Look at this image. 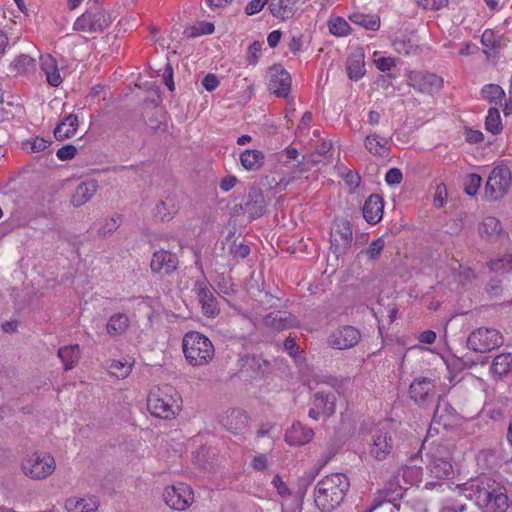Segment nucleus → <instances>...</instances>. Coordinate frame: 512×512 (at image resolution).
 <instances>
[{
  "instance_id": "obj_1",
  "label": "nucleus",
  "mask_w": 512,
  "mask_h": 512,
  "mask_svg": "<svg viewBox=\"0 0 512 512\" xmlns=\"http://www.w3.org/2000/svg\"><path fill=\"white\" fill-rule=\"evenodd\" d=\"M460 491L467 499L474 501L481 512H506L510 506L506 486L486 474L462 484Z\"/></svg>"
},
{
  "instance_id": "obj_23",
  "label": "nucleus",
  "mask_w": 512,
  "mask_h": 512,
  "mask_svg": "<svg viewBox=\"0 0 512 512\" xmlns=\"http://www.w3.org/2000/svg\"><path fill=\"white\" fill-rule=\"evenodd\" d=\"M266 327L275 331H282L297 326L296 318L288 312H272L266 315L263 319Z\"/></svg>"
},
{
  "instance_id": "obj_31",
  "label": "nucleus",
  "mask_w": 512,
  "mask_h": 512,
  "mask_svg": "<svg viewBox=\"0 0 512 512\" xmlns=\"http://www.w3.org/2000/svg\"><path fill=\"white\" fill-rule=\"evenodd\" d=\"M335 401V393L319 390L314 394L313 404L322 412V415L330 417L335 412Z\"/></svg>"
},
{
  "instance_id": "obj_63",
  "label": "nucleus",
  "mask_w": 512,
  "mask_h": 512,
  "mask_svg": "<svg viewBox=\"0 0 512 512\" xmlns=\"http://www.w3.org/2000/svg\"><path fill=\"white\" fill-rule=\"evenodd\" d=\"M486 291L490 296H498L502 292L501 281L491 279L486 285Z\"/></svg>"
},
{
  "instance_id": "obj_61",
  "label": "nucleus",
  "mask_w": 512,
  "mask_h": 512,
  "mask_svg": "<svg viewBox=\"0 0 512 512\" xmlns=\"http://www.w3.org/2000/svg\"><path fill=\"white\" fill-rule=\"evenodd\" d=\"M202 85L204 86V88L211 92V91H214L218 85H219V80L218 78L216 77V75L212 74V73H209L207 74L203 80H202Z\"/></svg>"
},
{
  "instance_id": "obj_29",
  "label": "nucleus",
  "mask_w": 512,
  "mask_h": 512,
  "mask_svg": "<svg viewBox=\"0 0 512 512\" xmlns=\"http://www.w3.org/2000/svg\"><path fill=\"white\" fill-rule=\"evenodd\" d=\"M346 71L349 79L360 80L365 74L364 53L356 50L350 54L346 63Z\"/></svg>"
},
{
  "instance_id": "obj_48",
  "label": "nucleus",
  "mask_w": 512,
  "mask_h": 512,
  "mask_svg": "<svg viewBox=\"0 0 512 512\" xmlns=\"http://www.w3.org/2000/svg\"><path fill=\"white\" fill-rule=\"evenodd\" d=\"M482 178L480 175L476 173L469 174L464 182V191L469 196H474L477 194L480 186H481Z\"/></svg>"
},
{
  "instance_id": "obj_27",
  "label": "nucleus",
  "mask_w": 512,
  "mask_h": 512,
  "mask_svg": "<svg viewBox=\"0 0 512 512\" xmlns=\"http://www.w3.org/2000/svg\"><path fill=\"white\" fill-rule=\"evenodd\" d=\"M41 69L46 75V80L49 85L58 87L62 83V78L59 73L56 59L50 55H42L40 57Z\"/></svg>"
},
{
  "instance_id": "obj_46",
  "label": "nucleus",
  "mask_w": 512,
  "mask_h": 512,
  "mask_svg": "<svg viewBox=\"0 0 512 512\" xmlns=\"http://www.w3.org/2000/svg\"><path fill=\"white\" fill-rule=\"evenodd\" d=\"M501 231L500 222L494 217H487L484 219L483 223L479 228V232L481 235L493 236L498 234Z\"/></svg>"
},
{
  "instance_id": "obj_25",
  "label": "nucleus",
  "mask_w": 512,
  "mask_h": 512,
  "mask_svg": "<svg viewBox=\"0 0 512 512\" xmlns=\"http://www.w3.org/2000/svg\"><path fill=\"white\" fill-rule=\"evenodd\" d=\"M435 385L428 378L415 379L410 387V397L418 404L424 403L431 393L433 392Z\"/></svg>"
},
{
  "instance_id": "obj_24",
  "label": "nucleus",
  "mask_w": 512,
  "mask_h": 512,
  "mask_svg": "<svg viewBox=\"0 0 512 512\" xmlns=\"http://www.w3.org/2000/svg\"><path fill=\"white\" fill-rule=\"evenodd\" d=\"M490 371L500 380L512 381V352L497 355L492 361Z\"/></svg>"
},
{
  "instance_id": "obj_55",
  "label": "nucleus",
  "mask_w": 512,
  "mask_h": 512,
  "mask_svg": "<svg viewBox=\"0 0 512 512\" xmlns=\"http://www.w3.org/2000/svg\"><path fill=\"white\" fill-rule=\"evenodd\" d=\"M77 152V149L74 145L68 144L61 148H59L56 152L57 157L62 160H70L72 159Z\"/></svg>"
},
{
  "instance_id": "obj_58",
  "label": "nucleus",
  "mask_w": 512,
  "mask_h": 512,
  "mask_svg": "<svg viewBox=\"0 0 512 512\" xmlns=\"http://www.w3.org/2000/svg\"><path fill=\"white\" fill-rule=\"evenodd\" d=\"M481 42L484 46L492 49L499 45V41L495 38L493 31L490 29H487L483 32L481 36Z\"/></svg>"
},
{
  "instance_id": "obj_7",
  "label": "nucleus",
  "mask_w": 512,
  "mask_h": 512,
  "mask_svg": "<svg viewBox=\"0 0 512 512\" xmlns=\"http://www.w3.org/2000/svg\"><path fill=\"white\" fill-rule=\"evenodd\" d=\"M370 439L367 440L369 445V455L378 461L385 460L393 451L394 437L393 431L388 422L374 425L369 432Z\"/></svg>"
},
{
  "instance_id": "obj_47",
  "label": "nucleus",
  "mask_w": 512,
  "mask_h": 512,
  "mask_svg": "<svg viewBox=\"0 0 512 512\" xmlns=\"http://www.w3.org/2000/svg\"><path fill=\"white\" fill-rule=\"evenodd\" d=\"M328 27L330 33L336 36L347 35L350 28L348 22L341 17H337L335 19L330 20L328 23Z\"/></svg>"
},
{
  "instance_id": "obj_14",
  "label": "nucleus",
  "mask_w": 512,
  "mask_h": 512,
  "mask_svg": "<svg viewBox=\"0 0 512 512\" xmlns=\"http://www.w3.org/2000/svg\"><path fill=\"white\" fill-rule=\"evenodd\" d=\"M408 85L420 93L433 94L440 90L443 79L436 74L424 71H410L407 75Z\"/></svg>"
},
{
  "instance_id": "obj_26",
  "label": "nucleus",
  "mask_w": 512,
  "mask_h": 512,
  "mask_svg": "<svg viewBox=\"0 0 512 512\" xmlns=\"http://www.w3.org/2000/svg\"><path fill=\"white\" fill-rule=\"evenodd\" d=\"M402 496V488L398 485L390 484L389 486H386L378 491L377 495L373 499L371 506L368 507V512H373L383 502L394 503L401 499Z\"/></svg>"
},
{
  "instance_id": "obj_11",
  "label": "nucleus",
  "mask_w": 512,
  "mask_h": 512,
  "mask_svg": "<svg viewBox=\"0 0 512 512\" xmlns=\"http://www.w3.org/2000/svg\"><path fill=\"white\" fill-rule=\"evenodd\" d=\"M352 228L347 220L336 222L330 235V251L339 258L344 255L352 244Z\"/></svg>"
},
{
  "instance_id": "obj_41",
  "label": "nucleus",
  "mask_w": 512,
  "mask_h": 512,
  "mask_svg": "<svg viewBox=\"0 0 512 512\" xmlns=\"http://www.w3.org/2000/svg\"><path fill=\"white\" fill-rule=\"evenodd\" d=\"M485 126L486 129L493 134H498L502 130L500 113L497 108L492 107L488 110Z\"/></svg>"
},
{
  "instance_id": "obj_3",
  "label": "nucleus",
  "mask_w": 512,
  "mask_h": 512,
  "mask_svg": "<svg viewBox=\"0 0 512 512\" xmlns=\"http://www.w3.org/2000/svg\"><path fill=\"white\" fill-rule=\"evenodd\" d=\"M176 390L170 385L153 389L147 397V409L154 417L172 419L180 410Z\"/></svg>"
},
{
  "instance_id": "obj_22",
  "label": "nucleus",
  "mask_w": 512,
  "mask_h": 512,
  "mask_svg": "<svg viewBox=\"0 0 512 512\" xmlns=\"http://www.w3.org/2000/svg\"><path fill=\"white\" fill-rule=\"evenodd\" d=\"M99 506V498L95 495H86L82 498L70 497L64 503L67 512H95Z\"/></svg>"
},
{
  "instance_id": "obj_12",
  "label": "nucleus",
  "mask_w": 512,
  "mask_h": 512,
  "mask_svg": "<svg viewBox=\"0 0 512 512\" xmlns=\"http://www.w3.org/2000/svg\"><path fill=\"white\" fill-rule=\"evenodd\" d=\"M163 498L170 508L184 511L193 502V491L189 485L177 483L165 488Z\"/></svg>"
},
{
  "instance_id": "obj_21",
  "label": "nucleus",
  "mask_w": 512,
  "mask_h": 512,
  "mask_svg": "<svg viewBox=\"0 0 512 512\" xmlns=\"http://www.w3.org/2000/svg\"><path fill=\"white\" fill-rule=\"evenodd\" d=\"M314 432L311 428L297 421L285 433V441L292 446H302L312 440Z\"/></svg>"
},
{
  "instance_id": "obj_35",
  "label": "nucleus",
  "mask_w": 512,
  "mask_h": 512,
  "mask_svg": "<svg viewBox=\"0 0 512 512\" xmlns=\"http://www.w3.org/2000/svg\"><path fill=\"white\" fill-rule=\"evenodd\" d=\"M78 128V117L70 114L61 121L54 130V136L58 140L72 137Z\"/></svg>"
},
{
  "instance_id": "obj_30",
  "label": "nucleus",
  "mask_w": 512,
  "mask_h": 512,
  "mask_svg": "<svg viewBox=\"0 0 512 512\" xmlns=\"http://www.w3.org/2000/svg\"><path fill=\"white\" fill-rule=\"evenodd\" d=\"M248 424V415L240 409H233L223 418L225 428L233 433L242 432Z\"/></svg>"
},
{
  "instance_id": "obj_17",
  "label": "nucleus",
  "mask_w": 512,
  "mask_h": 512,
  "mask_svg": "<svg viewBox=\"0 0 512 512\" xmlns=\"http://www.w3.org/2000/svg\"><path fill=\"white\" fill-rule=\"evenodd\" d=\"M178 266V258L175 254L160 250L153 254L152 260L150 263V267L152 272L164 274H171L177 269Z\"/></svg>"
},
{
  "instance_id": "obj_40",
  "label": "nucleus",
  "mask_w": 512,
  "mask_h": 512,
  "mask_svg": "<svg viewBox=\"0 0 512 512\" xmlns=\"http://www.w3.org/2000/svg\"><path fill=\"white\" fill-rule=\"evenodd\" d=\"M328 458L325 459L319 466H314L306 471L298 480V487L304 491L313 483L318 476L320 470L327 464Z\"/></svg>"
},
{
  "instance_id": "obj_13",
  "label": "nucleus",
  "mask_w": 512,
  "mask_h": 512,
  "mask_svg": "<svg viewBox=\"0 0 512 512\" xmlns=\"http://www.w3.org/2000/svg\"><path fill=\"white\" fill-rule=\"evenodd\" d=\"M362 335L358 328L351 325L339 326L327 338L328 345L333 349L346 350L355 347Z\"/></svg>"
},
{
  "instance_id": "obj_44",
  "label": "nucleus",
  "mask_w": 512,
  "mask_h": 512,
  "mask_svg": "<svg viewBox=\"0 0 512 512\" xmlns=\"http://www.w3.org/2000/svg\"><path fill=\"white\" fill-rule=\"evenodd\" d=\"M268 8L274 17L281 20L289 18L288 13L291 12V10L288 9V6L285 4L284 0H270Z\"/></svg>"
},
{
  "instance_id": "obj_50",
  "label": "nucleus",
  "mask_w": 512,
  "mask_h": 512,
  "mask_svg": "<svg viewBox=\"0 0 512 512\" xmlns=\"http://www.w3.org/2000/svg\"><path fill=\"white\" fill-rule=\"evenodd\" d=\"M385 242L382 237L377 238L376 240L372 241L368 248L362 253H365L370 260H376L379 258L382 250L384 249Z\"/></svg>"
},
{
  "instance_id": "obj_20",
  "label": "nucleus",
  "mask_w": 512,
  "mask_h": 512,
  "mask_svg": "<svg viewBox=\"0 0 512 512\" xmlns=\"http://www.w3.org/2000/svg\"><path fill=\"white\" fill-rule=\"evenodd\" d=\"M383 209V198L379 194H371L363 205V217L369 224H377L383 217Z\"/></svg>"
},
{
  "instance_id": "obj_5",
  "label": "nucleus",
  "mask_w": 512,
  "mask_h": 512,
  "mask_svg": "<svg viewBox=\"0 0 512 512\" xmlns=\"http://www.w3.org/2000/svg\"><path fill=\"white\" fill-rule=\"evenodd\" d=\"M89 7L74 23V30L87 33H101L112 22L111 16L102 8L100 1H88Z\"/></svg>"
},
{
  "instance_id": "obj_62",
  "label": "nucleus",
  "mask_w": 512,
  "mask_h": 512,
  "mask_svg": "<svg viewBox=\"0 0 512 512\" xmlns=\"http://www.w3.org/2000/svg\"><path fill=\"white\" fill-rule=\"evenodd\" d=\"M375 64L380 71L384 72L395 66V59L391 57H380L379 59L375 60Z\"/></svg>"
},
{
  "instance_id": "obj_28",
  "label": "nucleus",
  "mask_w": 512,
  "mask_h": 512,
  "mask_svg": "<svg viewBox=\"0 0 512 512\" xmlns=\"http://www.w3.org/2000/svg\"><path fill=\"white\" fill-rule=\"evenodd\" d=\"M98 189V184L95 180L80 183L72 195L71 203L74 207H80L87 203Z\"/></svg>"
},
{
  "instance_id": "obj_45",
  "label": "nucleus",
  "mask_w": 512,
  "mask_h": 512,
  "mask_svg": "<svg viewBox=\"0 0 512 512\" xmlns=\"http://www.w3.org/2000/svg\"><path fill=\"white\" fill-rule=\"evenodd\" d=\"M14 67L18 73H28L34 70L35 60L29 55L22 54L14 60Z\"/></svg>"
},
{
  "instance_id": "obj_2",
  "label": "nucleus",
  "mask_w": 512,
  "mask_h": 512,
  "mask_svg": "<svg viewBox=\"0 0 512 512\" xmlns=\"http://www.w3.org/2000/svg\"><path fill=\"white\" fill-rule=\"evenodd\" d=\"M350 487L349 478L343 473H332L320 480L315 488V503L323 512H330L344 500Z\"/></svg>"
},
{
  "instance_id": "obj_53",
  "label": "nucleus",
  "mask_w": 512,
  "mask_h": 512,
  "mask_svg": "<svg viewBox=\"0 0 512 512\" xmlns=\"http://www.w3.org/2000/svg\"><path fill=\"white\" fill-rule=\"evenodd\" d=\"M261 54V43L254 41L247 50L246 61L249 65H255Z\"/></svg>"
},
{
  "instance_id": "obj_43",
  "label": "nucleus",
  "mask_w": 512,
  "mask_h": 512,
  "mask_svg": "<svg viewBox=\"0 0 512 512\" xmlns=\"http://www.w3.org/2000/svg\"><path fill=\"white\" fill-rule=\"evenodd\" d=\"M50 141L41 138V137H35L30 140H26L22 144V148L27 153H34V152H41L44 151L48 146L50 145Z\"/></svg>"
},
{
  "instance_id": "obj_39",
  "label": "nucleus",
  "mask_w": 512,
  "mask_h": 512,
  "mask_svg": "<svg viewBox=\"0 0 512 512\" xmlns=\"http://www.w3.org/2000/svg\"><path fill=\"white\" fill-rule=\"evenodd\" d=\"M214 24L211 22L201 21L197 25L187 27L184 30V35L187 38H195L200 35H207L214 32Z\"/></svg>"
},
{
  "instance_id": "obj_57",
  "label": "nucleus",
  "mask_w": 512,
  "mask_h": 512,
  "mask_svg": "<svg viewBox=\"0 0 512 512\" xmlns=\"http://www.w3.org/2000/svg\"><path fill=\"white\" fill-rule=\"evenodd\" d=\"M269 0H251L245 7L247 15H254L260 12Z\"/></svg>"
},
{
  "instance_id": "obj_16",
  "label": "nucleus",
  "mask_w": 512,
  "mask_h": 512,
  "mask_svg": "<svg viewBox=\"0 0 512 512\" xmlns=\"http://www.w3.org/2000/svg\"><path fill=\"white\" fill-rule=\"evenodd\" d=\"M269 90L278 97H286L291 88V76L281 67H274L270 72Z\"/></svg>"
},
{
  "instance_id": "obj_60",
  "label": "nucleus",
  "mask_w": 512,
  "mask_h": 512,
  "mask_svg": "<svg viewBox=\"0 0 512 512\" xmlns=\"http://www.w3.org/2000/svg\"><path fill=\"white\" fill-rule=\"evenodd\" d=\"M465 138H466L467 142H469L471 144H476V143L483 141L484 135L479 130H473L471 128H467L465 131Z\"/></svg>"
},
{
  "instance_id": "obj_32",
  "label": "nucleus",
  "mask_w": 512,
  "mask_h": 512,
  "mask_svg": "<svg viewBox=\"0 0 512 512\" xmlns=\"http://www.w3.org/2000/svg\"><path fill=\"white\" fill-rule=\"evenodd\" d=\"M365 148L374 156L388 157L390 149L387 147V140L379 134L373 133L366 136L364 140Z\"/></svg>"
},
{
  "instance_id": "obj_42",
  "label": "nucleus",
  "mask_w": 512,
  "mask_h": 512,
  "mask_svg": "<svg viewBox=\"0 0 512 512\" xmlns=\"http://www.w3.org/2000/svg\"><path fill=\"white\" fill-rule=\"evenodd\" d=\"M108 369L113 376L124 379L130 374L132 365L128 362L113 360L109 364Z\"/></svg>"
},
{
  "instance_id": "obj_49",
  "label": "nucleus",
  "mask_w": 512,
  "mask_h": 512,
  "mask_svg": "<svg viewBox=\"0 0 512 512\" xmlns=\"http://www.w3.org/2000/svg\"><path fill=\"white\" fill-rule=\"evenodd\" d=\"M174 213V205H169L167 201H160L155 207V216L162 221L171 219Z\"/></svg>"
},
{
  "instance_id": "obj_8",
  "label": "nucleus",
  "mask_w": 512,
  "mask_h": 512,
  "mask_svg": "<svg viewBox=\"0 0 512 512\" xmlns=\"http://www.w3.org/2000/svg\"><path fill=\"white\" fill-rule=\"evenodd\" d=\"M466 343L470 350L477 353H486L502 346L504 338L497 329L480 327L469 334Z\"/></svg>"
},
{
  "instance_id": "obj_19",
  "label": "nucleus",
  "mask_w": 512,
  "mask_h": 512,
  "mask_svg": "<svg viewBox=\"0 0 512 512\" xmlns=\"http://www.w3.org/2000/svg\"><path fill=\"white\" fill-rule=\"evenodd\" d=\"M266 203L263 192L259 188L252 187L244 202V213H248L251 219L261 217L265 213Z\"/></svg>"
},
{
  "instance_id": "obj_18",
  "label": "nucleus",
  "mask_w": 512,
  "mask_h": 512,
  "mask_svg": "<svg viewBox=\"0 0 512 512\" xmlns=\"http://www.w3.org/2000/svg\"><path fill=\"white\" fill-rule=\"evenodd\" d=\"M459 421V414L444 399H439L433 414V422L442 425L444 428H452Z\"/></svg>"
},
{
  "instance_id": "obj_15",
  "label": "nucleus",
  "mask_w": 512,
  "mask_h": 512,
  "mask_svg": "<svg viewBox=\"0 0 512 512\" xmlns=\"http://www.w3.org/2000/svg\"><path fill=\"white\" fill-rule=\"evenodd\" d=\"M202 312L207 317H215L219 314L218 302L213 295L211 287L205 281H197L194 286Z\"/></svg>"
},
{
  "instance_id": "obj_36",
  "label": "nucleus",
  "mask_w": 512,
  "mask_h": 512,
  "mask_svg": "<svg viewBox=\"0 0 512 512\" xmlns=\"http://www.w3.org/2000/svg\"><path fill=\"white\" fill-rule=\"evenodd\" d=\"M129 327V318L124 313H117L110 317L106 331L109 335L115 336L124 333Z\"/></svg>"
},
{
  "instance_id": "obj_37",
  "label": "nucleus",
  "mask_w": 512,
  "mask_h": 512,
  "mask_svg": "<svg viewBox=\"0 0 512 512\" xmlns=\"http://www.w3.org/2000/svg\"><path fill=\"white\" fill-rule=\"evenodd\" d=\"M482 97L497 105L505 97L504 90L497 84H487L481 90Z\"/></svg>"
},
{
  "instance_id": "obj_38",
  "label": "nucleus",
  "mask_w": 512,
  "mask_h": 512,
  "mask_svg": "<svg viewBox=\"0 0 512 512\" xmlns=\"http://www.w3.org/2000/svg\"><path fill=\"white\" fill-rule=\"evenodd\" d=\"M350 19L368 30L376 31L380 27V18L376 15L354 14Z\"/></svg>"
},
{
  "instance_id": "obj_51",
  "label": "nucleus",
  "mask_w": 512,
  "mask_h": 512,
  "mask_svg": "<svg viewBox=\"0 0 512 512\" xmlns=\"http://www.w3.org/2000/svg\"><path fill=\"white\" fill-rule=\"evenodd\" d=\"M121 223V216L116 215L106 219L105 223L99 229V234L103 237L110 235L113 231H115Z\"/></svg>"
},
{
  "instance_id": "obj_9",
  "label": "nucleus",
  "mask_w": 512,
  "mask_h": 512,
  "mask_svg": "<svg viewBox=\"0 0 512 512\" xmlns=\"http://www.w3.org/2000/svg\"><path fill=\"white\" fill-rule=\"evenodd\" d=\"M428 472L436 479H449L453 473L452 454L445 444L437 445L429 455Z\"/></svg>"
},
{
  "instance_id": "obj_59",
  "label": "nucleus",
  "mask_w": 512,
  "mask_h": 512,
  "mask_svg": "<svg viewBox=\"0 0 512 512\" xmlns=\"http://www.w3.org/2000/svg\"><path fill=\"white\" fill-rule=\"evenodd\" d=\"M448 0H417V3L426 10H439L447 4Z\"/></svg>"
},
{
  "instance_id": "obj_34",
  "label": "nucleus",
  "mask_w": 512,
  "mask_h": 512,
  "mask_svg": "<svg viewBox=\"0 0 512 512\" xmlns=\"http://www.w3.org/2000/svg\"><path fill=\"white\" fill-rule=\"evenodd\" d=\"M58 357L61 359L66 371L73 369L81 358L78 344L63 346L58 349Z\"/></svg>"
},
{
  "instance_id": "obj_52",
  "label": "nucleus",
  "mask_w": 512,
  "mask_h": 512,
  "mask_svg": "<svg viewBox=\"0 0 512 512\" xmlns=\"http://www.w3.org/2000/svg\"><path fill=\"white\" fill-rule=\"evenodd\" d=\"M447 197H448V192H447L446 185L444 183L438 184L435 188V193H434V198H433L434 206L436 208H442L446 204Z\"/></svg>"
},
{
  "instance_id": "obj_33",
  "label": "nucleus",
  "mask_w": 512,
  "mask_h": 512,
  "mask_svg": "<svg viewBox=\"0 0 512 512\" xmlns=\"http://www.w3.org/2000/svg\"><path fill=\"white\" fill-rule=\"evenodd\" d=\"M265 161L264 154L256 149H247L240 155V163L248 171L259 170Z\"/></svg>"
},
{
  "instance_id": "obj_56",
  "label": "nucleus",
  "mask_w": 512,
  "mask_h": 512,
  "mask_svg": "<svg viewBox=\"0 0 512 512\" xmlns=\"http://www.w3.org/2000/svg\"><path fill=\"white\" fill-rule=\"evenodd\" d=\"M403 179V175L400 169L391 168L387 171L385 175V181L389 185H397L400 184Z\"/></svg>"
},
{
  "instance_id": "obj_4",
  "label": "nucleus",
  "mask_w": 512,
  "mask_h": 512,
  "mask_svg": "<svg viewBox=\"0 0 512 512\" xmlns=\"http://www.w3.org/2000/svg\"><path fill=\"white\" fill-rule=\"evenodd\" d=\"M182 348L186 360L192 366L208 364L213 359L215 353L211 340L197 331H190L185 334Z\"/></svg>"
},
{
  "instance_id": "obj_64",
  "label": "nucleus",
  "mask_w": 512,
  "mask_h": 512,
  "mask_svg": "<svg viewBox=\"0 0 512 512\" xmlns=\"http://www.w3.org/2000/svg\"><path fill=\"white\" fill-rule=\"evenodd\" d=\"M238 182L237 178L233 175H227L220 181V189L224 192L230 191Z\"/></svg>"
},
{
  "instance_id": "obj_6",
  "label": "nucleus",
  "mask_w": 512,
  "mask_h": 512,
  "mask_svg": "<svg viewBox=\"0 0 512 512\" xmlns=\"http://www.w3.org/2000/svg\"><path fill=\"white\" fill-rule=\"evenodd\" d=\"M21 469L32 480H44L55 471L56 461L50 453L35 451L22 458Z\"/></svg>"
},
{
  "instance_id": "obj_54",
  "label": "nucleus",
  "mask_w": 512,
  "mask_h": 512,
  "mask_svg": "<svg viewBox=\"0 0 512 512\" xmlns=\"http://www.w3.org/2000/svg\"><path fill=\"white\" fill-rule=\"evenodd\" d=\"M164 84L170 91H174L175 84L173 80V67L170 63H166L163 72L161 74Z\"/></svg>"
},
{
  "instance_id": "obj_10",
  "label": "nucleus",
  "mask_w": 512,
  "mask_h": 512,
  "mask_svg": "<svg viewBox=\"0 0 512 512\" xmlns=\"http://www.w3.org/2000/svg\"><path fill=\"white\" fill-rule=\"evenodd\" d=\"M512 175L507 166L495 167L488 177L485 185V196L490 201L503 197L511 185Z\"/></svg>"
}]
</instances>
